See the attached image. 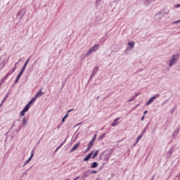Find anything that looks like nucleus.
I'll return each mask as SVG.
<instances>
[{"label":"nucleus","mask_w":180,"mask_h":180,"mask_svg":"<svg viewBox=\"0 0 180 180\" xmlns=\"http://www.w3.org/2000/svg\"><path fill=\"white\" fill-rule=\"evenodd\" d=\"M179 57V53L172 55L170 60H169L167 63V65L169 67H172L173 65H175V64H176V63L178 62Z\"/></svg>","instance_id":"f257e3e1"},{"label":"nucleus","mask_w":180,"mask_h":180,"mask_svg":"<svg viewBox=\"0 0 180 180\" xmlns=\"http://www.w3.org/2000/svg\"><path fill=\"white\" fill-rule=\"evenodd\" d=\"M99 47V44H94L93 47H91L87 53H86L84 55H83L84 57H89V56H91L93 53H96V51H98V49Z\"/></svg>","instance_id":"f03ea898"},{"label":"nucleus","mask_w":180,"mask_h":180,"mask_svg":"<svg viewBox=\"0 0 180 180\" xmlns=\"http://www.w3.org/2000/svg\"><path fill=\"white\" fill-rule=\"evenodd\" d=\"M26 14V9L22 8L20 10V11L17 13V18L19 19V20H22L23 19L24 15Z\"/></svg>","instance_id":"7ed1b4c3"},{"label":"nucleus","mask_w":180,"mask_h":180,"mask_svg":"<svg viewBox=\"0 0 180 180\" xmlns=\"http://www.w3.org/2000/svg\"><path fill=\"white\" fill-rule=\"evenodd\" d=\"M156 98H160V94H156L155 96L151 97L147 102H146V106H148V105H150V103H153V102H154V100Z\"/></svg>","instance_id":"20e7f679"},{"label":"nucleus","mask_w":180,"mask_h":180,"mask_svg":"<svg viewBox=\"0 0 180 180\" xmlns=\"http://www.w3.org/2000/svg\"><path fill=\"white\" fill-rule=\"evenodd\" d=\"M102 155H105L104 160L108 162L109 158H110V153H107L106 151H104L101 155L100 158H102Z\"/></svg>","instance_id":"39448f33"},{"label":"nucleus","mask_w":180,"mask_h":180,"mask_svg":"<svg viewBox=\"0 0 180 180\" xmlns=\"http://www.w3.org/2000/svg\"><path fill=\"white\" fill-rule=\"evenodd\" d=\"M94 153H95L94 151H91L90 153H89L83 160V161L86 162V161H89V160H91V158H92V155H94Z\"/></svg>","instance_id":"423d86ee"},{"label":"nucleus","mask_w":180,"mask_h":180,"mask_svg":"<svg viewBox=\"0 0 180 180\" xmlns=\"http://www.w3.org/2000/svg\"><path fill=\"white\" fill-rule=\"evenodd\" d=\"M90 175H91V172H90V170H86V172H84L83 173V175H82V178L83 179H86L87 178V176H89Z\"/></svg>","instance_id":"0eeeda50"},{"label":"nucleus","mask_w":180,"mask_h":180,"mask_svg":"<svg viewBox=\"0 0 180 180\" xmlns=\"http://www.w3.org/2000/svg\"><path fill=\"white\" fill-rule=\"evenodd\" d=\"M164 13H162V11H160V12L158 13L155 15L156 20H160V19H161V18H162V16H164Z\"/></svg>","instance_id":"6e6552de"},{"label":"nucleus","mask_w":180,"mask_h":180,"mask_svg":"<svg viewBox=\"0 0 180 180\" xmlns=\"http://www.w3.org/2000/svg\"><path fill=\"white\" fill-rule=\"evenodd\" d=\"M30 60V57L25 61L24 65L22 66L21 69V72H25V70H26V67H27V64H29V61Z\"/></svg>","instance_id":"1a4fd4ad"},{"label":"nucleus","mask_w":180,"mask_h":180,"mask_svg":"<svg viewBox=\"0 0 180 180\" xmlns=\"http://www.w3.org/2000/svg\"><path fill=\"white\" fill-rule=\"evenodd\" d=\"M119 120H120V117H117V118L115 119L113 122L112 123L111 126L112 127H116V126H117V124H119Z\"/></svg>","instance_id":"9d476101"},{"label":"nucleus","mask_w":180,"mask_h":180,"mask_svg":"<svg viewBox=\"0 0 180 180\" xmlns=\"http://www.w3.org/2000/svg\"><path fill=\"white\" fill-rule=\"evenodd\" d=\"M81 143L78 142L77 143H76L72 148V149L70 150V153H74V151H76V150L78 148V147H79Z\"/></svg>","instance_id":"9b49d317"},{"label":"nucleus","mask_w":180,"mask_h":180,"mask_svg":"<svg viewBox=\"0 0 180 180\" xmlns=\"http://www.w3.org/2000/svg\"><path fill=\"white\" fill-rule=\"evenodd\" d=\"M23 75V72H22L20 70V72H19V74L18 75L15 82H14V84H18L19 82V79H20V77H22V75Z\"/></svg>","instance_id":"f8f14e48"},{"label":"nucleus","mask_w":180,"mask_h":180,"mask_svg":"<svg viewBox=\"0 0 180 180\" xmlns=\"http://www.w3.org/2000/svg\"><path fill=\"white\" fill-rule=\"evenodd\" d=\"M98 71H99V67L95 68V69L93 70V72L90 77V79H92V77H94V75H96Z\"/></svg>","instance_id":"ddd939ff"},{"label":"nucleus","mask_w":180,"mask_h":180,"mask_svg":"<svg viewBox=\"0 0 180 180\" xmlns=\"http://www.w3.org/2000/svg\"><path fill=\"white\" fill-rule=\"evenodd\" d=\"M9 75H11V72H8L6 74V75H5L3 79H1V84L5 82V81H6V79H8V77H9Z\"/></svg>","instance_id":"4468645a"},{"label":"nucleus","mask_w":180,"mask_h":180,"mask_svg":"<svg viewBox=\"0 0 180 180\" xmlns=\"http://www.w3.org/2000/svg\"><path fill=\"white\" fill-rule=\"evenodd\" d=\"M44 95V92H41V89L40 91L35 95V98H39V96H43Z\"/></svg>","instance_id":"2eb2a0df"},{"label":"nucleus","mask_w":180,"mask_h":180,"mask_svg":"<svg viewBox=\"0 0 180 180\" xmlns=\"http://www.w3.org/2000/svg\"><path fill=\"white\" fill-rule=\"evenodd\" d=\"M22 126H24V127H26V124H27V120L26 119V117H24L22 119Z\"/></svg>","instance_id":"dca6fc26"},{"label":"nucleus","mask_w":180,"mask_h":180,"mask_svg":"<svg viewBox=\"0 0 180 180\" xmlns=\"http://www.w3.org/2000/svg\"><path fill=\"white\" fill-rule=\"evenodd\" d=\"M66 141H67V139H65V141L56 149L54 153H57V151H58V149L61 148V147L64 146V143H65Z\"/></svg>","instance_id":"f3484780"},{"label":"nucleus","mask_w":180,"mask_h":180,"mask_svg":"<svg viewBox=\"0 0 180 180\" xmlns=\"http://www.w3.org/2000/svg\"><path fill=\"white\" fill-rule=\"evenodd\" d=\"M98 165H99V164H98L97 162H94L92 163V165H91L90 168H96V167H98Z\"/></svg>","instance_id":"a211bd4d"},{"label":"nucleus","mask_w":180,"mask_h":180,"mask_svg":"<svg viewBox=\"0 0 180 180\" xmlns=\"http://www.w3.org/2000/svg\"><path fill=\"white\" fill-rule=\"evenodd\" d=\"M143 138V134H141L136 139V141L134 144V146H136L138 143H139V141L141 140V139Z\"/></svg>","instance_id":"6ab92c4d"},{"label":"nucleus","mask_w":180,"mask_h":180,"mask_svg":"<svg viewBox=\"0 0 180 180\" xmlns=\"http://www.w3.org/2000/svg\"><path fill=\"white\" fill-rule=\"evenodd\" d=\"M178 133H179V128H177V129L173 132L172 137H175V136H177Z\"/></svg>","instance_id":"aec40b11"},{"label":"nucleus","mask_w":180,"mask_h":180,"mask_svg":"<svg viewBox=\"0 0 180 180\" xmlns=\"http://www.w3.org/2000/svg\"><path fill=\"white\" fill-rule=\"evenodd\" d=\"M29 109H30V105L29 104H27L22 110L27 112Z\"/></svg>","instance_id":"412c9836"},{"label":"nucleus","mask_w":180,"mask_h":180,"mask_svg":"<svg viewBox=\"0 0 180 180\" xmlns=\"http://www.w3.org/2000/svg\"><path fill=\"white\" fill-rule=\"evenodd\" d=\"M128 46H129L130 49H134V42L133 41L129 42Z\"/></svg>","instance_id":"4be33fe9"},{"label":"nucleus","mask_w":180,"mask_h":180,"mask_svg":"<svg viewBox=\"0 0 180 180\" xmlns=\"http://www.w3.org/2000/svg\"><path fill=\"white\" fill-rule=\"evenodd\" d=\"M36 99H37V98L34 96V98H32L31 99V101H30L27 104L30 106V105H32V103H33V102H34V101H36Z\"/></svg>","instance_id":"5701e85b"},{"label":"nucleus","mask_w":180,"mask_h":180,"mask_svg":"<svg viewBox=\"0 0 180 180\" xmlns=\"http://www.w3.org/2000/svg\"><path fill=\"white\" fill-rule=\"evenodd\" d=\"M98 154H99V150H96L94 155L91 157V158L94 159V158H96V157H98Z\"/></svg>","instance_id":"b1692460"},{"label":"nucleus","mask_w":180,"mask_h":180,"mask_svg":"<svg viewBox=\"0 0 180 180\" xmlns=\"http://www.w3.org/2000/svg\"><path fill=\"white\" fill-rule=\"evenodd\" d=\"M151 2H153V1H151V0H145L144 4L146 6H148V5H150V4H151Z\"/></svg>","instance_id":"393cba45"},{"label":"nucleus","mask_w":180,"mask_h":180,"mask_svg":"<svg viewBox=\"0 0 180 180\" xmlns=\"http://www.w3.org/2000/svg\"><path fill=\"white\" fill-rule=\"evenodd\" d=\"M105 136H106V134H103L102 135H101V136L98 137V140H99V141L103 140V139H105Z\"/></svg>","instance_id":"a878e982"},{"label":"nucleus","mask_w":180,"mask_h":180,"mask_svg":"<svg viewBox=\"0 0 180 180\" xmlns=\"http://www.w3.org/2000/svg\"><path fill=\"white\" fill-rule=\"evenodd\" d=\"M73 110H72V109L68 110L67 114L63 117H65V119H67V117H68V114L70 113V112H72Z\"/></svg>","instance_id":"bb28decb"},{"label":"nucleus","mask_w":180,"mask_h":180,"mask_svg":"<svg viewBox=\"0 0 180 180\" xmlns=\"http://www.w3.org/2000/svg\"><path fill=\"white\" fill-rule=\"evenodd\" d=\"M18 64H19V62H17L15 63V65L13 68V72H15V70L18 69V68L16 67V65H18Z\"/></svg>","instance_id":"cd10ccee"},{"label":"nucleus","mask_w":180,"mask_h":180,"mask_svg":"<svg viewBox=\"0 0 180 180\" xmlns=\"http://www.w3.org/2000/svg\"><path fill=\"white\" fill-rule=\"evenodd\" d=\"M31 160L32 159L30 158H29L28 160L25 162V163L23 164L22 167H25V165H26V164H29V162H30Z\"/></svg>","instance_id":"c85d7f7f"},{"label":"nucleus","mask_w":180,"mask_h":180,"mask_svg":"<svg viewBox=\"0 0 180 180\" xmlns=\"http://www.w3.org/2000/svg\"><path fill=\"white\" fill-rule=\"evenodd\" d=\"M94 142H93V141H90V142L88 144V147H90V148H91V147H92L94 146Z\"/></svg>","instance_id":"c756f323"},{"label":"nucleus","mask_w":180,"mask_h":180,"mask_svg":"<svg viewBox=\"0 0 180 180\" xmlns=\"http://www.w3.org/2000/svg\"><path fill=\"white\" fill-rule=\"evenodd\" d=\"M89 171H90V174H98V171H96V170H91V169H89Z\"/></svg>","instance_id":"7c9ffc66"},{"label":"nucleus","mask_w":180,"mask_h":180,"mask_svg":"<svg viewBox=\"0 0 180 180\" xmlns=\"http://www.w3.org/2000/svg\"><path fill=\"white\" fill-rule=\"evenodd\" d=\"M95 140H96V134H95L94 136V137L92 138V139L91 140V141H93V143H95Z\"/></svg>","instance_id":"2f4dec72"},{"label":"nucleus","mask_w":180,"mask_h":180,"mask_svg":"<svg viewBox=\"0 0 180 180\" xmlns=\"http://www.w3.org/2000/svg\"><path fill=\"white\" fill-rule=\"evenodd\" d=\"M25 113H26V111H24V110H22L20 112V116H25Z\"/></svg>","instance_id":"473e14b6"},{"label":"nucleus","mask_w":180,"mask_h":180,"mask_svg":"<svg viewBox=\"0 0 180 180\" xmlns=\"http://www.w3.org/2000/svg\"><path fill=\"white\" fill-rule=\"evenodd\" d=\"M33 155H34V150H32V153H31V155L30 157V158L32 160V158H33Z\"/></svg>","instance_id":"72a5a7b5"},{"label":"nucleus","mask_w":180,"mask_h":180,"mask_svg":"<svg viewBox=\"0 0 180 180\" xmlns=\"http://www.w3.org/2000/svg\"><path fill=\"white\" fill-rule=\"evenodd\" d=\"M8 96V94H7L6 95V96L4 97V98L3 99L2 103H4V102H5V101H6Z\"/></svg>","instance_id":"f704fd0d"},{"label":"nucleus","mask_w":180,"mask_h":180,"mask_svg":"<svg viewBox=\"0 0 180 180\" xmlns=\"http://www.w3.org/2000/svg\"><path fill=\"white\" fill-rule=\"evenodd\" d=\"M176 109V106H174L172 110H171V113H174V112H175V110Z\"/></svg>","instance_id":"c9c22d12"},{"label":"nucleus","mask_w":180,"mask_h":180,"mask_svg":"<svg viewBox=\"0 0 180 180\" xmlns=\"http://www.w3.org/2000/svg\"><path fill=\"white\" fill-rule=\"evenodd\" d=\"M168 99L167 100H165L162 103V105H166V103H168Z\"/></svg>","instance_id":"e433bc0d"},{"label":"nucleus","mask_w":180,"mask_h":180,"mask_svg":"<svg viewBox=\"0 0 180 180\" xmlns=\"http://www.w3.org/2000/svg\"><path fill=\"white\" fill-rule=\"evenodd\" d=\"M147 127H148V125H146L143 129V134L146 133V130H147Z\"/></svg>","instance_id":"4c0bfd02"},{"label":"nucleus","mask_w":180,"mask_h":180,"mask_svg":"<svg viewBox=\"0 0 180 180\" xmlns=\"http://www.w3.org/2000/svg\"><path fill=\"white\" fill-rule=\"evenodd\" d=\"M90 150H91V148L88 146L86 149V153H88V151H89Z\"/></svg>","instance_id":"58836bf2"},{"label":"nucleus","mask_w":180,"mask_h":180,"mask_svg":"<svg viewBox=\"0 0 180 180\" xmlns=\"http://www.w3.org/2000/svg\"><path fill=\"white\" fill-rule=\"evenodd\" d=\"M134 99V97L127 101V102H133V100Z\"/></svg>","instance_id":"ea45409f"},{"label":"nucleus","mask_w":180,"mask_h":180,"mask_svg":"<svg viewBox=\"0 0 180 180\" xmlns=\"http://www.w3.org/2000/svg\"><path fill=\"white\" fill-rule=\"evenodd\" d=\"M174 7L175 8H180V4L175 5Z\"/></svg>","instance_id":"a19ab883"},{"label":"nucleus","mask_w":180,"mask_h":180,"mask_svg":"<svg viewBox=\"0 0 180 180\" xmlns=\"http://www.w3.org/2000/svg\"><path fill=\"white\" fill-rule=\"evenodd\" d=\"M139 95H140V92H139V93L136 94V95H135V96H134V98H135L136 97L139 96Z\"/></svg>","instance_id":"79ce46f5"},{"label":"nucleus","mask_w":180,"mask_h":180,"mask_svg":"<svg viewBox=\"0 0 180 180\" xmlns=\"http://www.w3.org/2000/svg\"><path fill=\"white\" fill-rule=\"evenodd\" d=\"M64 122H65V117H63L62 118V123H64Z\"/></svg>","instance_id":"37998d69"},{"label":"nucleus","mask_w":180,"mask_h":180,"mask_svg":"<svg viewBox=\"0 0 180 180\" xmlns=\"http://www.w3.org/2000/svg\"><path fill=\"white\" fill-rule=\"evenodd\" d=\"M143 113H144V116H145V115H147V113H148V110H145V111L143 112Z\"/></svg>","instance_id":"c03bdc74"},{"label":"nucleus","mask_w":180,"mask_h":180,"mask_svg":"<svg viewBox=\"0 0 180 180\" xmlns=\"http://www.w3.org/2000/svg\"><path fill=\"white\" fill-rule=\"evenodd\" d=\"M139 106H140V104H137V105L134 107V109H136V108H139Z\"/></svg>","instance_id":"a18cd8bd"},{"label":"nucleus","mask_w":180,"mask_h":180,"mask_svg":"<svg viewBox=\"0 0 180 180\" xmlns=\"http://www.w3.org/2000/svg\"><path fill=\"white\" fill-rule=\"evenodd\" d=\"M144 117H145V115H143V116L141 117V122H143V120H144Z\"/></svg>","instance_id":"49530a36"},{"label":"nucleus","mask_w":180,"mask_h":180,"mask_svg":"<svg viewBox=\"0 0 180 180\" xmlns=\"http://www.w3.org/2000/svg\"><path fill=\"white\" fill-rule=\"evenodd\" d=\"M27 172H25V173L22 174V176H24V175H27Z\"/></svg>","instance_id":"de8ad7c7"},{"label":"nucleus","mask_w":180,"mask_h":180,"mask_svg":"<svg viewBox=\"0 0 180 180\" xmlns=\"http://www.w3.org/2000/svg\"><path fill=\"white\" fill-rule=\"evenodd\" d=\"M21 128H22V127H20L18 129H16V131H20V129H21Z\"/></svg>","instance_id":"09e8293b"},{"label":"nucleus","mask_w":180,"mask_h":180,"mask_svg":"<svg viewBox=\"0 0 180 180\" xmlns=\"http://www.w3.org/2000/svg\"><path fill=\"white\" fill-rule=\"evenodd\" d=\"M79 179V176H77L74 180Z\"/></svg>","instance_id":"8fccbe9b"},{"label":"nucleus","mask_w":180,"mask_h":180,"mask_svg":"<svg viewBox=\"0 0 180 180\" xmlns=\"http://www.w3.org/2000/svg\"><path fill=\"white\" fill-rule=\"evenodd\" d=\"M39 59H40V58H39L37 60H35L34 64H36V63H37V61H39Z\"/></svg>","instance_id":"3c124183"},{"label":"nucleus","mask_w":180,"mask_h":180,"mask_svg":"<svg viewBox=\"0 0 180 180\" xmlns=\"http://www.w3.org/2000/svg\"><path fill=\"white\" fill-rule=\"evenodd\" d=\"M8 72H10V75H11V74H12L13 72V70H10Z\"/></svg>","instance_id":"603ef678"},{"label":"nucleus","mask_w":180,"mask_h":180,"mask_svg":"<svg viewBox=\"0 0 180 180\" xmlns=\"http://www.w3.org/2000/svg\"><path fill=\"white\" fill-rule=\"evenodd\" d=\"M98 2H101V0H96V4H98Z\"/></svg>","instance_id":"864d4df0"},{"label":"nucleus","mask_w":180,"mask_h":180,"mask_svg":"<svg viewBox=\"0 0 180 180\" xmlns=\"http://www.w3.org/2000/svg\"><path fill=\"white\" fill-rule=\"evenodd\" d=\"M96 99H97V101H98L99 100V96H97Z\"/></svg>","instance_id":"5fc2aeb1"},{"label":"nucleus","mask_w":180,"mask_h":180,"mask_svg":"<svg viewBox=\"0 0 180 180\" xmlns=\"http://www.w3.org/2000/svg\"><path fill=\"white\" fill-rule=\"evenodd\" d=\"M3 104H4V103L1 102V103L0 104V108H1V106H2Z\"/></svg>","instance_id":"6e6d98bb"},{"label":"nucleus","mask_w":180,"mask_h":180,"mask_svg":"<svg viewBox=\"0 0 180 180\" xmlns=\"http://www.w3.org/2000/svg\"><path fill=\"white\" fill-rule=\"evenodd\" d=\"M40 141H41V139L39 141V142L37 143V144H39V143H40Z\"/></svg>","instance_id":"4d7b16f0"},{"label":"nucleus","mask_w":180,"mask_h":180,"mask_svg":"<svg viewBox=\"0 0 180 180\" xmlns=\"http://www.w3.org/2000/svg\"><path fill=\"white\" fill-rule=\"evenodd\" d=\"M155 0H150V1H152V2H155Z\"/></svg>","instance_id":"13d9d810"},{"label":"nucleus","mask_w":180,"mask_h":180,"mask_svg":"<svg viewBox=\"0 0 180 180\" xmlns=\"http://www.w3.org/2000/svg\"><path fill=\"white\" fill-rule=\"evenodd\" d=\"M21 60H22V59H19L18 63L20 62Z\"/></svg>","instance_id":"bf43d9fd"},{"label":"nucleus","mask_w":180,"mask_h":180,"mask_svg":"<svg viewBox=\"0 0 180 180\" xmlns=\"http://www.w3.org/2000/svg\"><path fill=\"white\" fill-rule=\"evenodd\" d=\"M154 179V176L152 177L151 180H153Z\"/></svg>","instance_id":"052dcab7"},{"label":"nucleus","mask_w":180,"mask_h":180,"mask_svg":"<svg viewBox=\"0 0 180 180\" xmlns=\"http://www.w3.org/2000/svg\"><path fill=\"white\" fill-rule=\"evenodd\" d=\"M0 51H2V48H0Z\"/></svg>","instance_id":"680f3d73"},{"label":"nucleus","mask_w":180,"mask_h":180,"mask_svg":"<svg viewBox=\"0 0 180 180\" xmlns=\"http://www.w3.org/2000/svg\"><path fill=\"white\" fill-rule=\"evenodd\" d=\"M135 109H136V108H134L131 110V111L134 110Z\"/></svg>","instance_id":"e2e57ef3"},{"label":"nucleus","mask_w":180,"mask_h":180,"mask_svg":"<svg viewBox=\"0 0 180 180\" xmlns=\"http://www.w3.org/2000/svg\"><path fill=\"white\" fill-rule=\"evenodd\" d=\"M168 154H170V155H171L172 153H171V152H169Z\"/></svg>","instance_id":"0e129e2a"}]
</instances>
